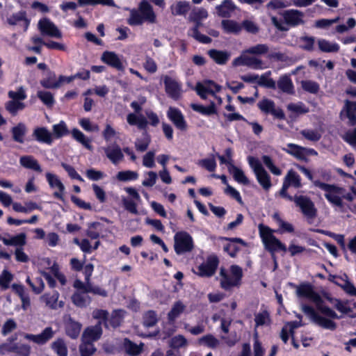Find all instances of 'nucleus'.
Wrapping results in <instances>:
<instances>
[{
	"label": "nucleus",
	"mask_w": 356,
	"mask_h": 356,
	"mask_svg": "<svg viewBox=\"0 0 356 356\" xmlns=\"http://www.w3.org/2000/svg\"><path fill=\"white\" fill-rule=\"evenodd\" d=\"M296 289V293L298 297H303L313 302L316 307L315 310L312 307L302 305V311L309 318V319L315 325L331 331H334L337 327V324L334 321L339 319V316L333 309L323 304L321 296L314 291L312 284L309 283H302L300 285H293Z\"/></svg>",
	"instance_id": "1"
},
{
	"label": "nucleus",
	"mask_w": 356,
	"mask_h": 356,
	"mask_svg": "<svg viewBox=\"0 0 356 356\" xmlns=\"http://www.w3.org/2000/svg\"><path fill=\"white\" fill-rule=\"evenodd\" d=\"M269 48L266 44H257L243 50L241 54L235 58L232 65L234 67L245 66L252 70H264L267 67L264 62L259 58L268 53Z\"/></svg>",
	"instance_id": "2"
},
{
	"label": "nucleus",
	"mask_w": 356,
	"mask_h": 356,
	"mask_svg": "<svg viewBox=\"0 0 356 356\" xmlns=\"http://www.w3.org/2000/svg\"><path fill=\"white\" fill-rule=\"evenodd\" d=\"M145 22L149 24H156L157 22L156 15L153 7L147 0H143L138 6V10H130L127 23L131 26H140Z\"/></svg>",
	"instance_id": "3"
},
{
	"label": "nucleus",
	"mask_w": 356,
	"mask_h": 356,
	"mask_svg": "<svg viewBox=\"0 0 356 356\" xmlns=\"http://www.w3.org/2000/svg\"><path fill=\"white\" fill-rule=\"evenodd\" d=\"M259 236L265 248L275 257V252L282 250L286 252V245L273 235V230L268 226L259 224L258 226Z\"/></svg>",
	"instance_id": "4"
},
{
	"label": "nucleus",
	"mask_w": 356,
	"mask_h": 356,
	"mask_svg": "<svg viewBox=\"0 0 356 356\" xmlns=\"http://www.w3.org/2000/svg\"><path fill=\"white\" fill-rule=\"evenodd\" d=\"M220 286L225 290H229L241 284L243 277V270L240 266L232 265L230 266L229 271L221 268L220 270Z\"/></svg>",
	"instance_id": "5"
},
{
	"label": "nucleus",
	"mask_w": 356,
	"mask_h": 356,
	"mask_svg": "<svg viewBox=\"0 0 356 356\" xmlns=\"http://www.w3.org/2000/svg\"><path fill=\"white\" fill-rule=\"evenodd\" d=\"M314 185L325 193L326 200L333 206L342 208L343 207L342 195L345 189L334 184H328L318 180L314 181Z\"/></svg>",
	"instance_id": "6"
},
{
	"label": "nucleus",
	"mask_w": 356,
	"mask_h": 356,
	"mask_svg": "<svg viewBox=\"0 0 356 356\" xmlns=\"http://www.w3.org/2000/svg\"><path fill=\"white\" fill-rule=\"evenodd\" d=\"M248 161L249 165L253 170L259 184L264 190L268 191L272 186L270 177L264 168L259 160L253 156H248Z\"/></svg>",
	"instance_id": "7"
},
{
	"label": "nucleus",
	"mask_w": 356,
	"mask_h": 356,
	"mask_svg": "<svg viewBox=\"0 0 356 356\" xmlns=\"http://www.w3.org/2000/svg\"><path fill=\"white\" fill-rule=\"evenodd\" d=\"M194 248L192 236L186 232L180 231L174 236V249L177 254L190 252Z\"/></svg>",
	"instance_id": "8"
},
{
	"label": "nucleus",
	"mask_w": 356,
	"mask_h": 356,
	"mask_svg": "<svg viewBox=\"0 0 356 356\" xmlns=\"http://www.w3.org/2000/svg\"><path fill=\"white\" fill-rule=\"evenodd\" d=\"M307 220H313L317 216V209L310 197L306 195H295L293 201Z\"/></svg>",
	"instance_id": "9"
},
{
	"label": "nucleus",
	"mask_w": 356,
	"mask_h": 356,
	"mask_svg": "<svg viewBox=\"0 0 356 356\" xmlns=\"http://www.w3.org/2000/svg\"><path fill=\"white\" fill-rule=\"evenodd\" d=\"M124 191L132 197V199H129L122 197V202L124 209L131 213L137 215L138 213L137 204L141 201L139 193L136 189L133 187H126L124 188Z\"/></svg>",
	"instance_id": "10"
},
{
	"label": "nucleus",
	"mask_w": 356,
	"mask_h": 356,
	"mask_svg": "<svg viewBox=\"0 0 356 356\" xmlns=\"http://www.w3.org/2000/svg\"><path fill=\"white\" fill-rule=\"evenodd\" d=\"M195 91L202 99H207L208 95L215 96L221 90V86L211 80H204L196 83Z\"/></svg>",
	"instance_id": "11"
},
{
	"label": "nucleus",
	"mask_w": 356,
	"mask_h": 356,
	"mask_svg": "<svg viewBox=\"0 0 356 356\" xmlns=\"http://www.w3.org/2000/svg\"><path fill=\"white\" fill-rule=\"evenodd\" d=\"M284 23L290 26H298L305 23L304 19L305 14L302 11L297 9H289L282 13Z\"/></svg>",
	"instance_id": "12"
},
{
	"label": "nucleus",
	"mask_w": 356,
	"mask_h": 356,
	"mask_svg": "<svg viewBox=\"0 0 356 356\" xmlns=\"http://www.w3.org/2000/svg\"><path fill=\"white\" fill-rule=\"evenodd\" d=\"M45 177L49 187L56 190L53 195L60 200H63L65 188L58 176L51 172H47L45 174Z\"/></svg>",
	"instance_id": "13"
},
{
	"label": "nucleus",
	"mask_w": 356,
	"mask_h": 356,
	"mask_svg": "<svg viewBox=\"0 0 356 356\" xmlns=\"http://www.w3.org/2000/svg\"><path fill=\"white\" fill-rule=\"evenodd\" d=\"M38 29L41 34L55 38H61L62 33L58 28L47 18L39 20L38 23Z\"/></svg>",
	"instance_id": "14"
},
{
	"label": "nucleus",
	"mask_w": 356,
	"mask_h": 356,
	"mask_svg": "<svg viewBox=\"0 0 356 356\" xmlns=\"http://www.w3.org/2000/svg\"><path fill=\"white\" fill-rule=\"evenodd\" d=\"M259 108L266 114H271L278 119H284L285 115L281 108H276L275 103L267 98H264L257 104Z\"/></svg>",
	"instance_id": "15"
},
{
	"label": "nucleus",
	"mask_w": 356,
	"mask_h": 356,
	"mask_svg": "<svg viewBox=\"0 0 356 356\" xmlns=\"http://www.w3.org/2000/svg\"><path fill=\"white\" fill-rule=\"evenodd\" d=\"M218 265V258L215 256H211L208 257L204 263L197 267L196 273L202 277H211L215 273Z\"/></svg>",
	"instance_id": "16"
},
{
	"label": "nucleus",
	"mask_w": 356,
	"mask_h": 356,
	"mask_svg": "<svg viewBox=\"0 0 356 356\" xmlns=\"http://www.w3.org/2000/svg\"><path fill=\"white\" fill-rule=\"evenodd\" d=\"M101 60L106 65L119 71H123L124 69L122 56H120L114 51H104L102 54Z\"/></svg>",
	"instance_id": "17"
},
{
	"label": "nucleus",
	"mask_w": 356,
	"mask_h": 356,
	"mask_svg": "<svg viewBox=\"0 0 356 356\" xmlns=\"http://www.w3.org/2000/svg\"><path fill=\"white\" fill-rule=\"evenodd\" d=\"M163 82L165 92L168 96L174 99H178L182 92L181 84L168 76L163 77Z\"/></svg>",
	"instance_id": "18"
},
{
	"label": "nucleus",
	"mask_w": 356,
	"mask_h": 356,
	"mask_svg": "<svg viewBox=\"0 0 356 356\" xmlns=\"http://www.w3.org/2000/svg\"><path fill=\"white\" fill-rule=\"evenodd\" d=\"M104 151L108 159L114 165H118L124 159L122 150L116 143L104 147Z\"/></svg>",
	"instance_id": "19"
},
{
	"label": "nucleus",
	"mask_w": 356,
	"mask_h": 356,
	"mask_svg": "<svg viewBox=\"0 0 356 356\" xmlns=\"http://www.w3.org/2000/svg\"><path fill=\"white\" fill-rule=\"evenodd\" d=\"M55 332L52 327H47L41 333L38 334H24L26 339L31 341L38 345H42L49 341L54 336Z\"/></svg>",
	"instance_id": "20"
},
{
	"label": "nucleus",
	"mask_w": 356,
	"mask_h": 356,
	"mask_svg": "<svg viewBox=\"0 0 356 356\" xmlns=\"http://www.w3.org/2000/svg\"><path fill=\"white\" fill-rule=\"evenodd\" d=\"M167 115L177 129L181 131L186 130V122L185 121L181 112L179 109L170 107L167 112Z\"/></svg>",
	"instance_id": "21"
},
{
	"label": "nucleus",
	"mask_w": 356,
	"mask_h": 356,
	"mask_svg": "<svg viewBox=\"0 0 356 356\" xmlns=\"http://www.w3.org/2000/svg\"><path fill=\"white\" fill-rule=\"evenodd\" d=\"M356 102H350L349 100L344 101V105L341 111L340 116H346L348 119V123L350 126L356 124Z\"/></svg>",
	"instance_id": "22"
},
{
	"label": "nucleus",
	"mask_w": 356,
	"mask_h": 356,
	"mask_svg": "<svg viewBox=\"0 0 356 356\" xmlns=\"http://www.w3.org/2000/svg\"><path fill=\"white\" fill-rule=\"evenodd\" d=\"M59 293L57 291L51 293H46L40 297V299L44 302L47 307L52 309H58L64 306L63 301H58Z\"/></svg>",
	"instance_id": "23"
},
{
	"label": "nucleus",
	"mask_w": 356,
	"mask_h": 356,
	"mask_svg": "<svg viewBox=\"0 0 356 356\" xmlns=\"http://www.w3.org/2000/svg\"><path fill=\"white\" fill-rule=\"evenodd\" d=\"M33 137L39 143L51 145L53 135L46 127H37L33 130Z\"/></svg>",
	"instance_id": "24"
},
{
	"label": "nucleus",
	"mask_w": 356,
	"mask_h": 356,
	"mask_svg": "<svg viewBox=\"0 0 356 356\" xmlns=\"http://www.w3.org/2000/svg\"><path fill=\"white\" fill-rule=\"evenodd\" d=\"M102 334L101 323L99 322L94 326L87 327L82 335V340L93 342L98 340Z\"/></svg>",
	"instance_id": "25"
},
{
	"label": "nucleus",
	"mask_w": 356,
	"mask_h": 356,
	"mask_svg": "<svg viewBox=\"0 0 356 356\" xmlns=\"http://www.w3.org/2000/svg\"><path fill=\"white\" fill-rule=\"evenodd\" d=\"M127 121L129 125L136 126L139 129L145 130L148 125V121L146 118L139 113H129L127 116Z\"/></svg>",
	"instance_id": "26"
},
{
	"label": "nucleus",
	"mask_w": 356,
	"mask_h": 356,
	"mask_svg": "<svg viewBox=\"0 0 356 356\" xmlns=\"http://www.w3.org/2000/svg\"><path fill=\"white\" fill-rule=\"evenodd\" d=\"M236 9V6L232 0H223V1L216 7L217 14L222 17H229Z\"/></svg>",
	"instance_id": "27"
},
{
	"label": "nucleus",
	"mask_w": 356,
	"mask_h": 356,
	"mask_svg": "<svg viewBox=\"0 0 356 356\" xmlns=\"http://www.w3.org/2000/svg\"><path fill=\"white\" fill-rule=\"evenodd\" d=\"M145 344L140 343H135L128 339H125L123 343V348L125 353L130 356H138L144 350Z\"/></svg>",
	"instance_id": "28"
},
{
	"label": "nucleus",
	"mask_w": 356,
	"mask_h": 356,
	"mask_svg": "<svg viewBox=\"0 0 356 356\" xmlns=\"http://www.w3.org/2000/svg\"><path fill=\"white\" fill-rule=\"evenodd\" d=\"M20 165L29 170L41 173L42 168L38 161L32 156H22L19 159Z\"/></svg>",
	"instance_id": "29"
},
{
	"label": "nucleus",
	"mask_w": 356,
	"mask_h": 356,
	"mask_svg": "<svg viewBox=\"0 0 356 356\" xmlns=\"http://www.w3.org/2000/svg\"><path fill=\"white\" fill-rule=\"evenodd\" d=\"M225 239L229 241V243L224 246V251L227 252L232 257H234L240 250L236 243L243 246L246 245V243L240 238H225Z\"/></svg>",
	"instance_id": "30"
},
{
	"label": "nucleus",
	"mask_w": 356,
	"mask_h": 356,
	"mask_svg": "<svg viewBox=\"0 0 356 356\" xmlns=\"http://www.w3.org/2000/svg\"><path fill=\"white\" fill-rule=\"evenodd\" d=\"M191 9V4L186 1H179L170 6V11L174 16H185Z\"/></svg>",
	"instance_id": "31"
},
{
	"label": "nucleus",
	"mask_w": 356,
	"mask_h": 356,
	"mask_svg": "<svg viewBox=\"0 0 356 356\" xmlns=\"http://www.w3.org/2000/svg\"><path fill=\"white\" fill-rule=\"evenodd\" d=\"M88 293V292L76 291L71 298L72 302L79 307H86L88 306L92 299Z\"/></svg>",
	"instance_id": "32"
},
{
	"label": "nucleus",
	"mask_w": 356,
	"mask_h": 356,
	"mask_svg": "<svg viewBox=\"0 0 356 356\" xmlns=\"http://www.w3.org/2000/svg\"><path fill=\"white\" fill-rule=\"evenodd\" d=\"M7 22L10 25H17L21 22H23L26 30L29 26L30 20L26 17V13L24 10H21L13 13L7 19Z\"/></svg>",
	"instance_id": "33"
},
{
	"label": "nucleus",
	"mask_w": 356,
	"mask_h": 356,
	"mask_svg": "<svg viewBox=\"0 0 356 356\" xmlns=\"http://www.w3.org/2000/svg\"><path fill=\"white\" fill-rule=\"evenodd\" d=\"M201 21L202 20L193 21L195 23V25L188 31V35L201 43H210L211 42V39L209 37L200 33L198 31L200 26L202 25Z\"/></svg>",
	"instance_id": "34"
},
{
	"label": "nucleus",
	"mask_w": 356,
	"mask_h": 356,
	"mask_svg": "<svg viewBox=\"0 0 356 356\" xmlns=\"http://www.w3.org/2000/svg\"><path fill=\"white\" fill-rule=\"evenodd\" d=\"M289 187L300 188L302 186L300 176L293 170H289L284 177V181Z\"/></svg>",
	"instance_id": "35"
},
{
	"label": "nucleus",
	"mask_w": 356,
	"mask_h": 356,
	"mask_svg": "<svg viewBox=\"0 0 356 356\" xmlns=\"http://www.w3.org/2000/svg\"><path fill=\"white\" fill-rule=\"evenodd\" d=\"M282 149L300 160L304 159L306 156L307 149L293 143L287 144Z\"/></svg>",
	"instance_id": "36"
},
{
	"label": "nucleus",
	"mask_w": 356,
	"mask_h": 356,
	"mask_svg": "<svg viewBox=\"0 0 356 356\" xmlns=\"http://www.w3.org/2000/svg\"><path fill=\"white\" fill-rule=\"evenodd\" d=\"M209 56L218 65H225L230 58V53L227 51L211 49L208 51Z\"/></svg>",
	"instance_id": "37"
},
{
	"label": "nucleus",
	"mask_w": 356,
	"mask_h": 356,
	"mask_svg": "<svg viewBox=\"0 0 356 356\" xmlns=\"http://www.w3.org/2000/svg\"><path fill=\"white\" fill-rule=\"evenodd\" d=\"M277 87L284 93L289 95H293L294 93V86L289 75H283L280 77L277 81Z\"/></svg>",
	"instance_id": "38"
},
{
	"label": "nucleus",
	"mask_w": 356,
	"mask_h": 356,
	"mask_svg": "<svg viewBox=\"0 0 356 356\" xmlns=\"http://www.w3.org/2000/svg\"><path fill=\"white\" fill-rule=\"evenodd\" d=\"M186 305L181 301L175 302L171 309L168 314V319L170 323H174L175 320L184 312Z\"/></svg>",
	"instance_id": "39"
},
{
	"label": "nucleus",
	"mask_w": 356,
	"mask_h": 356,
	"mask_svg": "<svg viewBox=\"0 0 356 356\" xmlns=\"http://www.w3.org/2000/svg\"><path fill=\"white\" fill-rule=\"evenodd\" d=\"M72 136L78 143H81L84 147L89 150L92 149L91 139L88 138L82 131L76 128H74L72 131Z\"/></svg>",
	"instance_id": "40"
},
{
	"label": "nucleus",
	"mask_w": 356,
	"mask_h": 356,
	"mask_svg": "<svg viewBox=\"0 0 356 356\" xmlns=\"http://www.w3.org/2000/svg\"><path fill=\"white\" fill-rule=\"evenodd\" d=\"M223 31L227 33L238 34L242 30V26L232 19H224L221 22Z\"/></svg>",
	"instance_id": "41"
},
{
	"label": "nucleus",
	"mask_w": 356,
	"mask_h": 356,
	"mask_svg": "<svg viewBox=\"0 0 356 356\" xmlns=\"http://www.w3.org/2000/svg\"><path fill=\"white\" fill-rule=\"evenodd\" d=\"M26 235L24 233H20L17 235L11 236L9 238L3 237V243L6 245L24 246L26 243Z\"/></svg>",
	"instance_id": "42"
},
{
	"label": "nucleus",
	"mask_w": 356,
	"mask_h": 356,
	"mask_svg": "<svg viewBox=\"0 0 356 356\" xmlns=\"http://www.w3.org/2000/svg\"><path fill=\"white\" fill-rule=\"evenodd\" d=\"M318 46L321 51L325 53H334L339 50V45L337 43L325 39L318 40Z\"/></svg>",
	"instance_id": "43"
},
{
	"label": "nucleus",
	"mask_w": 356,
	"mask_h": 356,
	"mask_svg": "<svg viewBox=\"0 0 356 356\" xmlns=\"http://www.w3.org/2000/svg\"><path fill=\"white\" fill-rule=\"evenodd\" d=\"M229 172L232 174L234 179L244 185L249 184V180L247 177L245 175L243 171L240 168H237L234 165H231V166L228 167Z\"/></svg>",
	"instance_id": "44"
},
{
	"label": "nucleus",
	"mask_w": 356,
	"mask_h": 356,
	"mask_svg": "<svg viewBox=\"0 0 356 356\" xmlns=\"http://www.w3.org/2000/svg\"><path fill=\"white\" fill-rule=\"evenodd\" d=\"M125 314L126 312L123 309H119L113 310L108 319L110 325L113 327L120 326L124 320Z\"/></svg>",
	"instance_id": "45"
},
{
	"label": "nucleus",
	"mask_w": 356,
	"mask_h": 356,
	"mask_svg": "<svg viewBox=\"0 0 356 356\" xmlns=\"http://www.w3.org/2000/svg\"><path fill=\"white\" fill-rule=\"evenodd\" d=\"M51 348L58 356H67V347L62 339H57L51 344Z\"/></svg>",
	"instance_id": "46"
},
{
	"label": "nucleus",
	"mask_w": 356,
	"mask_h": 356,
	"mask_svg": "<svg viewBox=\"0 0 356 356\" xmlns=\"http://www.w3.org/2000/svg\"><path fill=\"white\" fill-rule=\"evenodd\" d=\"M286 108L290 113L297 115L305 114L309 111V108L302 102L290 103Z\"/></svg>",
	"instance_id": "47"
},
{
	"label": "nucleus",
	"mask_w": 356,
	"mask_h": 356,
	"mask_svg": "<svg viewBox=\"0 0 356 356\" xmlns=\"http://www.w3.org/2000/svg\"><path fill=\"white\" fill-rule=\"evenodd\" d=\"M81 325L72 320H70L66 325V333L72 339H76L80 334Z\"/></svg>",
	"instance_id": "48"
},
{
	"label": "nucleus",
	"mask_w": 356,
	"mask_h": 356,
	"mask_svg": "<svg viewBox=\"0 0 356 356\" xmlns=\"http://www.w3.org/2000/svg\"><path fill=\"white\" fill-rule=\"evenodd\" d=\"M198 342L200 345H203L213 349L218 348L220 344V340L210 334L200 338Z\"/></svg>",
	"instance_id": "49"
},
{
	"label": "nucleus",
	"mask_w": 356,
	"mask_h": 356,
	"mask_svg": "<svg viewBox=\"0 0 356 356\" xmlns=\"http://www.w3.org/2000/svg\"><path fill=\"white\" fill-rule=\"evenodd\" d=\"M273 218L277 224L280 232L292 233L294 232V227L293 225L282 219L278 213H274Z\"/></svg>",
	"instance_id": "50"
},
{
	"label": "nucleus",
	"mask_w": 356,
	"mask_h": 356,
	"mask_svg": "<svg viewBox=\"0 0 356 356\" xmlns=\"http://www.w3.org/2000/svg\"><path fill=\"white\" fill-rule=\"evenodd\" d=\"M158 316L154 311L149 310L143 316V324L145 327H152L156 325Z\"/></svg>",
	"instance_id": "51"
},
{
	"label": "nucleus",
	"mask_w": 356,
	"mask_h": 356,
	"mask_svg": "<svg viewBox=\"0 0 356 356\" xmlns=\"http://www.w3.org/2000/svg\"><path fill=\"white\" fill-rule=\"evenodd\" d=\"M13 140L17 143H23L24 137L26 134V127L24 124L19 123L14 127L12 130Z\"/></svg>",
	"instance_id": "52"
},
{
	"label": "nucleus",
	"mask_w": 356,
	"mask_h": 356,
	"mask_svg": "<svg viewBox=\"0 0 356 356\" xmlns=\"http://www.w3.org/2000/svg\"><path fill=\"white\" fill-rule=\"evenodd\" d=\"M191 107L193 111L205 115H210L216 113V107L213 103L211 104L209 106H204L203 105L197 104H191Z\"/></svg>",
	"instance_id": "53"
},
{
	"label": "nucleus",
	"mask_w": 356,
	"mask_h": 356,
	"mask_svg": "<svg viewBox=\"0 0 356 356\" xmlns=\"http://www.w3.org/2000/svg\"><path fill=\"white\" fill-rule=\"evenodd\" d=\"M52 130L53 133L51 134L53 135V138H61L69 133L67 124L64 121H60L58 124H54Z\"/></svg>",
	"instance_id": "54"
},
{
	"label": "nucleus",
	"mask_w": 356,
	"mask_h": 356,
	"mask_svg": "<svg viewBox=\"0 0 356 356\" xmlns=\"http://www.w3.org/2000/svg\"><path fill=\"white\" fill-rule=\"evenodd\" d=\"M25 104L22 102L17 100H10L5 104L6 109L12 115H15L19 111L24 108Z\"/></svg>",
	"instance_id": "55"
},
{
	"label": "nucleus",
	"mask_w": 356,
	"mask_h": 356,
	"mask_svg": "<svg viewBox=\"0 0 356 356\" xmlns=\"http://www.w3.org/2000/svg\"><path fill=\"white\" fill-rule=\"evenodd\" d=\"M40 84L45 88H58V80L55 73L49 72L46 78L40 81Z\"/></svg>",
	"instance_id": "56"
},
{
	"label": "nucleus",
	"mask_w": 356,
	"mask_h": 356,
	"mask_svg": "<svg viewBox=\"0 0 356 356\" xmlns=\"http://www.w3.org/2000/svg\"><path fill=\"white\" fill-rule=\"evenodd\" d=\"M79 349L81 356H92L96 350L93 343L86 340H82Z\"/></svg>",
	"instance_id": "57"
},
{
	"label": "nucleus",
	"mask_w": 356,
	"mask_h": 356,
	"mask_svg": "<svg viewBox=\"0 0 356 356\" xmlns=\"http://www.w3.org/2000/svg\"><path fill=\"white\" fill-rule=\"evenodd\" d=\"M225 109L227 111H229L230 113H225V118L229 122L232 121H238V120H245V118L243 115L239 114L238 113L235 112V107L234 105L231 104H228L225 106Z\"/></svg>",
	"instance_id": "58"
},
{
	"label": "nucleus",
	"mask_w": 356,
	"mask_h": 356,
	"mask_svg": "<svg viewBox=\"0 0 356 356\" xmlns=\"http://www.w3.org/2000/svg\"><path fill=\"white\" fill-rule=\"evenodd\" d=\"M302 88L309 93L316 94L320 89L319 84L312 80H303L300 82Z\"/></svg>",
	"instance_id": "59"
},
{
	"label": "nucleus",
	"mask_w": 356,
	"mask_h": 356,
	"mask_svg": "<svg viewBox=\"0 0 356 356\" xmlns=\"http://www.w3.org/2000/svg\"><path fill=\"white\" fill-rule=\"evenodd\" d=\"M170 346L172 348L175 349L185 348L188 346V341L184 336L181 334H177L170 339Z\"/></svg>",
	"instance_id": "60"
},
{
	"label": "nucleus",
	"mask_w": 356,
	"mask_h": 356,
	"mask_svg": "<svg viewBox=\"0 0 356 356\" xmlns=\"http://www.w3.org/2000/svg\"><path fill=\"white\" fill-rule=\"evenodd\" d=\"M116 177L120 181H129L136 180L138 178V174L132 170H124L118 172Z\"/></svg>",
	"instance_id": "61"
},
{
	"label": "nucleus",
	"mask_w": 356,
	"mask_h": 356,
	"mask_svg": "<svg viewBox=\"0 0 356 356\" xmlns=\"http://www.w3.org/2000/svg\"><path fill=\"white\" fill-rule=\"evenodd\" d=\"M150 141V136L145 132L142 138L136 139L135 147L139 152H145L148 148Z\"/></svg>",
	"instance_id": "62"
},
{
	"label": "nucleus",
	"mask_w": 356,
	"mask_h": 356,
	"mask_svg": "<svg viewBox=\"0 0 356 356\" xmlns=\"http://www.w3.org/2000/svg\"><path fill=\"white\" fill-rule=\"evenodd\" d=\"M118 132L111 126V124L106 123L102 131V136L106 142H109L113 139L117 138Z\"/></svg>",
	"instance_id": "63"
},
{
	"label": "nucleus",
	"mask_w": 356,
	"mask_h": 356,
	"mask_svg": "<svg viewBox=\"0 0 356 356\" xmlns=\"http://www.w3.org/2000/svg\"><path fill=\"white\" fill-rule=\"evenodd\" d=\"M13 280V275L8 270L4 269L0 275V287L2 290L9 288V284Z\"/></svg>",
	"instance_id": "64"
}]
</instances>
